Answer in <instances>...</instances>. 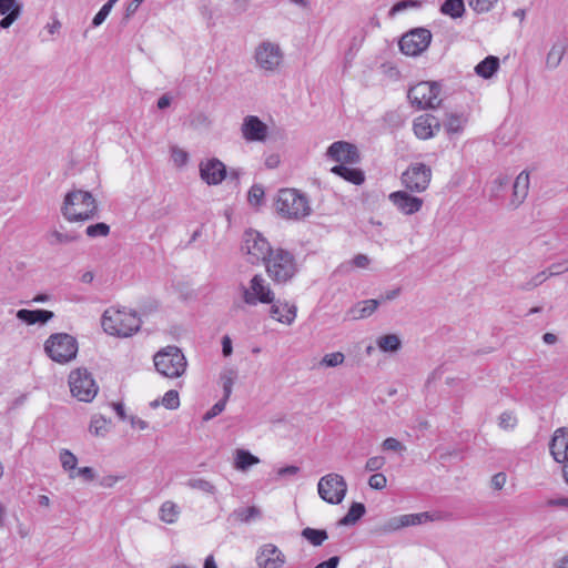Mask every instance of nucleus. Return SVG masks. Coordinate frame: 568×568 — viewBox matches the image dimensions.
Wrapping results in <instances>:
<instances>
[{"instance_id": "nucleus-1", "label": "nucleus", "mask_w": 568, "mask_h": 568, "mask_svg": "<svg viewBox=\"0 0 568 568\" xmlns=\"http://www.w3.org/2000/svg\"><path fill=\"white\" fill-rule=\"evenodd\" d=\"M98 213L97 200L89 191L74 189L69 191L61 205L62 216L71 223L93 219Z\"/></svg>"}, {"instance_id": "nucleus-2", "label": "nucleus", "mask_w": 568, "mask_h": 568, "mask_svg": "<svg viewBox=\"0 0 568 568\" xmlns=\"http://www.w3.org/2000/svg\"><path fill=\"white\" fill-rule=\"evenodd\" d=\"M141 320L133 311L109 308L102 315V327L105 333L129 337L140 329Z\"/></svg>"}, {"instance_id": "nucleus-3", "label": "nucleus", "mask_w": 568, "mask_h": 568, "mask_svg": "<svg viewBox=\"0 0 568 568\" xmlns=\"http://www.w3.org/2000/svg\"><path fill=\"white\" fill-rule=\"evenodd\" d=\"M276 211L286 220L300 221L312 212L308 199L295 189H282L276 199Z\"/></svg>"}, {"instance_id": "nucleus-4", "label": "nucleus", "mask_w": 568, "mask_h": 568, "mask_svg": "<svg viewBox=\"0 0 568 568\" xmlns=\"http://www.w3.org/2000/svg\"><path fill=\"white\" fill-rule=\"evenodd\" d=\"M264 264L267 275L276 283H286L297 271L295 257L283 248H274Z\"/></svg>"}, {"instance_id": "nucleus-5", "label": "nucleus", "mask_w": 568, "mask_h": 568, "mask_svg": "<svg viewBox=\"0 0 568 568\" xmlns=\"http://www.w3.org/2000/svg\"><path fill=\"white\" fill-rule=\"evenodd\" d=\"M156 371L169 378H178L186 371V358L176 346H166L153 357Z\"/></svg>"}, {"instance_id": "nucleus-6", "label": "nucleus", "mask_w": 568, "mask_h": 568, "mask_svg": "<svg viewBox=\"0 0 568 568\" xmlns=\"http://www.w3.org/2000/svg\"><path fill=\"white\" fill-rule=\"evenodd\" d=\"M44 352L53 362L65 364L75 358L78 342L67 333H55L45 341Z\"/></svg>"}, {"instance_id": "nucleus-7", "label": "nucleus", "mask_w": 568, "mask_h": 568, "mask_svg": "<svg viewBox=\"0 0 568 568\" xmlns=\"http://www.w3.org/2000/svg\"><path fill=\"white\" fill-rule=\"evenodd\" d=\"M268 241L257 231L247 230L243 235L242 252L251 264L265 262L273 252Z\"/></svg>"}, {"instance_id": "nucleus-8", "label": "nucleus", "mask_w": 568, "mask_h": 568, "mask_svg": "<svg viewBox=\"0 0 568 568\" xmlns=\"http://www.w3.org/2000/svg\"><path fill=\"white\" fill-rule=\"evenodd\" d=\"M283 51L278 43L264 40L254 50L256 67L265 73L275 72L283 62Z\"/></svg>"}, {"instance_id": "nucleus-9", "label": "nucleus", "mask_w": 568, "mask_h": 568, "mask_svg": "<svg viewBox=\"0 0 568 568\" xmlns=\"http://www.w3.org/2000/svg\"><path fill=\"white\" fill-rule=\"evenodd\" d=\"M71 394L81 402H92L98 394V385L85 368L73 369L69 375Z\"/></svg>"}, {"instance_id": "nucleus-10", "label": "nucleus", "mask_w": 568, "mask_h": 568, "mask_svg": "<svg viewBox=\"0 0 568 568\" xmlns=\"http://www.w3.org/2000/svg\"><path fill=\"white\" fill-rule=\"evenodd\" d=\"M320 497L332 505L341 504L347 493V484L343 476L331 473L323 476L317 484Z\"/></svg>"}, {"instance_id": "nucleus-11", "label": "nucleus", "mask_w": 568, "mask_h": 568, "mask_svg": "<svg viewBox=\"0 0 568 568\" xmlns=\"http://www.w3.org/2000/svg\"><path fill=\"white\" fill-rule=\"evenodd\" d=\"M432 180V169L424 163H412L400 176L402 185L410 193L425 192Z\"/></svg>"}, {"instance_id": "nucleus-12", "label": "nucleus", "mask_w": 568, "mask_h": 568, "mask_svg": "<svg viewBox=\"0 0 568 568\" xmlns=\"http://www.w3.org/2000/svg\"><path fill=\"white\" fill-rule=\"evenodd\" d=\"M439 92L438 83L424 81L409 89L408 99L419 109H435L440 104Z\"/></svg>"}, {"instance_id": "nucleus-13", "label": "nucleus", "mask_w": 568, "mask_h": 568, "mask_svg": "<svg viewBox=\"0 0 568 568\" xmlns=\"http://www.w3.org/2000/svg\"><path fill=\"white\" fill-rule=\"evenodd\" d=\"M432 520L433 516L427 511L418 514L398 515L390 517L383 521L382 524H379L376 527L375 531L378 532L379 535H388L396 532L403 528L418 526Z\"/></svg>"}, {"instance_id": "nucleus-14", "label": "nucleus", "mask_w": 568, "mask_h": 568, "mask_svg": "<svg viewBox=\"0 0 568 568\" xmlns=\"http://www.w3.org/2000/svg\"><path fill=\"white\" fill-rule=\"evenodd\" d=\"M243 301L247 305H256L257 303L270 304L274 300V293L270 284L261 275H254L247 287H243Z\"/></svg>"}, {"instance_id": "nucleus-15", "label": "nucleus", "mask_w": 568, "mask_h": 568, "mask_svg": "<svg viewBox=\"0 0 568 568\" xmlns=\"http://www.w3.org/2000/svg\"><path fill=\"white\" fill-rule=\"evenodd\" d=\"M432 33L425 28H417L405 33L400 41V51L410 57L419 55L430 44Z\"/></svg>"}, {"instance_id": "nucleus-16", "label": "nucleus", "mask_w": 568, "mask_h": 568, "mask_svg": "<svg viewBox=\"0 0 568 568\" xmlns=\"http://www.w3.org/2000/svg\"><path fill=\"white\" fill-rule=\"evenodd\" d=\"M389 201L403 214L412 215L420 211L424 201L418 196H414L409 191H396L389 194Z\"/></svg>"}, {"instance_id": "nucleus-17", "label": "nucleus", "mask_w": 568, "mask_h": 568, "mask_svg": "<svg viewBox=\"0 0 568 568\" xmlns=\"http://www.w3.org/2000/svg\"><path fill=\"white\" fill-rule=\"evenodd\" d=\"M200 176L209 185H217L226 176V166L215 158L202 161L200 163Z\"/></svg>"}, {"instance_id": "nucleus-18", "label": "nucleus", "mask_w": 568, "mask_h": 568, "mask_svg": "<svg viewBox=\"0 0 568 568\" xmlns=\"http://www.w3.org/2000/svg\"><path fill=\"white\" fill-rule=\"evenodd\" d=\"M327 156L341 163H357L359 160L357 148L345 141H337L329 145Z\"/></svg>"}, {"instance_id": "nucleus-19", "label": "nucleus", "mask_w": 568, "mask_h": 568, "mask_svg": "<svg viewBox=\"0 0 568 568\" xmlns=\"http://www.w3.org/2000/svg\"><path fill=\"white\" fill-rule=\"evenodd\" d=\"M256 562L260 568H281L285 564V556L275 545L265 544L260 548Z\"/></svg>"}, {"instance_id": "nucleus-20", "label": "nucleus", "mask_w": 568, "mask_h": 568, "mask_svg": "<svg viewBox=\"0 0 568 568\" xmlns=\"http://www.w3.org/2000/svg\"><path fill=\"white\" fill-rule=\"evenodd\" d=\"M549 449L557 463L564 464L568 462V428L560 427L555 430Z\"/></svg>"}, {"instance_id": "nucleus-21", "label": "nucleus", "mask_w": 568, "mask_h": 568, "mask_svg": "<svg viewBox=\"0 0 568 568\" xmlns=\"http://www.w3.org/2000/svg\"><path fill=\"white\" fill-rule=\"evenodd\" d=\"M440 129L439 120L432 114H422L414 120L413 130L418 139L433 138Z\"/></svg>"}, {"instance_id": "nucleus-22", "label": "nucleus", "mask_w": 568, "mask_h": 568, "mask_svg": "<svg viewBox=\"0 0 568 568\" xmlns=\"http://www.w3.org/2000/svg\"><path fill=\"white\" fill-rule=\"evenodd\" d=\"M268 129L255 115H247L242 124V135L246 141H264L267 136Z\"/></svg>"}, {"instance_id": "nucleus-23", "label": "nucleus", "mask_w": 568, "mask_h": 568, "mask_svg": "<svg viewBox=\"0 0 568 568\" xmlns=\"http://www.w3.org/2000/svg\"><path fill=\"white\" fill-rule=\"evenodd\" d=\"M23 3L20 0H0V29H9L22 14Z\"/></svg>"}, {"instance_id": "nucleus-24", "label": "nucleus", "mask_w": 568, "mask_h": 568, "mask_svg": "<svg viewBox=\"0 0 568 568\" xmlns=\"http://www.w3.org/2000/svg\"><path fill=\"white\" fill-rule=\"evenodd\" d=\"M297 308L294 304L287 302L276 301L272 302L270 315L278 323L291 325L296 318Z\"/></svg>"}, {"instance_id": "nucleus-25", "label": "nucleus", "mask_w": 568, "mask_h": 568, "mask_svg": "<svg viewBox=\"0 0 568 568\" xmlns=\"http://www.w3.org/2000/svg\"><path fill=\"white\" fill-rule=\"evenodd\" d=\"M529 184V173L527 171H521L513 184V194L509 202L513 209H517L520 204L524 203L528 195Z\"/></svg>"}, {"instance_id": "nucleus-26", "label": "nucleus", "mask_w": 568, "mask_h": 568, "mask_svg": "<svg viewBox=\"0 0 568 568\" xmlns=\"http://www.w3.org/2000/svg\"><path fill=\"white\" fill-rule=\"evenodd\" d=\"M379 300H365L353 305L345 314V318L349 321H358L369 317L379 306Z\"/></svg>"}, {"instance_id": "nucleus-27", "label": "nucleus", "mask_w": 568, "mask_h": 568, "mask_svg": "<svg viewBox=\"0 0 568 568\" xmlns=\"http://www.w3.org/2000/svg\"><path fill=\"white\" fill-rule=\"evenodd\" d=\"M53 316H54L53 312L47 311V310L31 311V310L22 308L17 312V317L20 321L27 323L28 325H33L37 323L44 324L48 321H50L51 318H53Z\"/></svg>"}, {"instance_id": "nucleus-28", "label": "nucleus", "mask_w": 568, "mask_h": 568, "mask_svg": "<svg viewBox=\"0 0 568 568\" xmlns=\"http://www.w3.org/2000/svg\"><path fill=\"white\" fill-rule=\"evenodd\" d=\"M566 51L567 45L564 42H555L546 55V68L549 70L557 69L560 65Z\"/></svg>"}, {"instance_id": "nucleus-29", "label": "nucleus", "mask_w": 568, "mask_h": 568, "mask_svg": "<svg viewBox=\"0 0 568 568\" xmlns=\"http://www.w3.org/2000/svg\"><path fill=\"white\" fill-rule=\"evenodd\" d=\"M334 174L343 178L344 180L355 184L359 185L364 182V173L363 171L354 168H348L344 164L335 165L331 170Z\"/></svg>"}, {"instance_id": "nucleus-30", "label": "nucleus", "mask_w": 568, "mask_h": 568, "mask_svg": "<svg viewBox=\"0 0 568 568\" xmlns=\"http://www.w3.org/2000/svg\"><path fill=\"white\" fill-rule=\"evenodd\" d=\"M498 69L499 59L495 55H488L475 67V72L477 75L484 79H489L497 72Z\"/></svg>"}, {"instance_id": "nucleus-31", "label": "nucleus", "mask_w": 568, "mask_h": 568, "mask_svg": "<svg viewBox=\"0 0 568 568\" xmlns=\"http://www.w3.org/2000/svg\"><path fill=\"white\" fill-rule=\"evenodd\" d=\"M376 345L384 353H396L402 347V341L396 334H386L376 339Z\"/></svg>"}, {"instance_id": "nucleus-32", "label": "nucleus", "mask_w": 568, "mask_h": 568, "mask_svg": "<svg viewBox=\"0 0 568 568\" xmlns=\"http://www.w3.org/2000/svg\"><path fill=\"white\" fill-rule=\"evenodd\" d=\"M366 508L362 503H353L347 514L337 521V526L355 525L365 514Z\"/></svg>"}, {"instance_id": "nucleus-33", "label": "nucleus", "mask_w": 568, "mask_h": 568, "mask_svg": "<svg viewBox=\"0 0 568 568\" xmlns=\"http://www.w3.org/2000/svg\"><path fill=\"white\" fill-rule=\"evenodd\" d=\"M180 513V507L175 503L166 500L160 507L159 517L166 524H174L178 521Z\"/></svg>"}, {"instance_id": "nucleus-34", "label": "nucleus", "mask_w": 568, "mask_h": 568, "mask_svg": "<svg viewBox=\"0 0 568 568\" xmlns=\"http://www.w3.org/2000/svg\"><path fill=\"white\" fill-rule=\"evenodd\" d=\"M258 463H260V459L256 456L252 455L248 450L236 449L234 467L237 470L245 471L251 466L256 465Z\"/></svg>"}, {"instance_id": "nucleus-35", "label": "nucleus", "mask_w": 568, "mask_h": 568, "mask_svg": "<svg viewBox=\"0 0 568 568\" xmlns=\"http://www.w3.org/2000/svg\"><path fill=\"white\" fill-rule=\"evenodd\" d=\"M232 517L235 520L248 524L253 520L261 518V510L255 506L246 507V508H237L232 513Z\"/></svg>"}, {"instance_id": "nucleus-36", "label": "nucleus", "mask_w": 568, "mask_h": 568, "mask_svg": "<svg viewBox=\"0 0 568 568\" xmlns=\"http://www.w3.org/2000/svg\"><path fill=\"white\" fill-rule=\"evenodd\" d=\"M79 235L73 232H63L61 230H52L48 234V241L51 245L69 244L79 240Z\"/></svg>"}, {"instance_id": "nucleus-37", "label": "nucleus", "mask_w": 568, "mask_h": 568, "mask_svg": "<svg viewBox=\"0 0 568 568\" xmlns=\"http://www.w3.org/2000/svg\"><path fill=\"white\" fill-rule=\"evenodd\" d=\"M301 536L311 545L318 547L328 538L326 530L306 527L302 530Z\"/></svg>"}, {"instance_id": "nucleus-38", "label": "nucleus", "mask_w": 568, "mask_h": 568, "mask_svg": "<svg viewBox=\"0 0 568 568\" xmlns=\"http://www.w3.org/2000/svg\"><path fill=\"white\" fill-rule=\"evenodd\" d=\"M440 11L453 19L460 18L465 11L464 0H445Z\"/></svg>"}, {"instance_id": "nucleus-39", "label": "nucleus", "mask_w": 568, "mask_h": 568, "mask_svg": "<svg viewBox=\"0 0 568 568\" xmlns=\"http://www.w3.org/2000/svg\"><path fill=\"white\" fill-rule=\"evenodd\" d=\"M465 123L466 118L464 115L452 113L447 116L444 126L449 134L459 133L463 130Z\"/></svg>"}, {"instance_id": "nucleus-40", "label": "nucleus", "mask_w": 568, "mask_h": 568, "mask_svg": "<svg viewBox=\"0 0 568 568\" xmlns=\"http://www.w3.org/2000/svg\"><path fill=\"white\" fill-rule=\"evenodd\" d=\"M187 487L196 490H201L205 494H214L215 493V486L203 478H191L186 483Z\"/></svg>"}, {"instance_id": "nucleus-41", "label": "nucleus", "mask_w": 568, "mask_h": 568, "mask_svg": "<svg viewBox=\"0 0 568 568\" xmlns=\"http://www.w3.org/2000/svg\"><path fill=\"white\" fill-rule=\"evenodd\" d=\"M235 377H236V373L233 369H225L221 374V382H222V387H223V392H224L223 397L226 399H229L231 396Z\"/></svg>"}, {"instance_id": "nucleus-42", "label": "nucleus", "mask_w": 568, "mask_h": 568, "mask_svg": "<svg viewBox=\"0 0 568 568\" xmlns=\"http://www.w3.org/2000/svg\"><path fill=\"white\" fill-rule=\"evenodd\" d=\"M109 233H110V226L103 222L89 225L85 229V234L89 237H105L109 235Z\"/></svg>"}, {"instance_id": "nucleus-43", "label": "nucleus", "mask_w": 568, "mask_h": 568, "mask_svg": "<svg viewBox=\"0 0 568 568\" xmlns=\"http://www.w3.org/2000/svg\"><path fill=\"white\" fill-rule=\"evenodd\" d=\"M264 194L265 193L263 186L254 184L248 191L247 201L253 206H260L263 203Z\"/></svg>"}, {"instance_id": "nucleus-44", "label": "nucleus", "mask_w": 568, "mask_h": 568, "mask_svg": "<svg viewBox=\"0 0 568 568\" xmlns=\"http://www.w3.org/2000/svg\"><path fill=\"white\" fill-rule=\"evenodd\" d=\"M345 356L342 352L329 353L323 356L320 365L325 367H336L344 363Z\"/></svg>"}, {"instance_id": "nucleus-45", "label": "nucleus", "mask_w": 568, "mask_h": 568, "mask_svg": "<svg viewBox=\"0 0 568 568\" xmlns=\"http://www.w3.org/2000/svg\"><path fill=\"white\" fill-rule=\"evenodd\" d=\"M161 404L168 409H176L180 406L179 393L175 389L168 390L162 399Z\"/></svg>"}, {"instance_id": "nucleus-46", "label": "nucleus", "mask_w": 568, "mask_h": 568, "mask_svg": "<svg viewBox=\"0 0 568 568\" xmlns=\"http://www.w3.org/2000/svg\"><path fill=\"white\" fill-rule=\"evenodd\" d=\"M118 0H109L105 4L102 6V8L99 10V12L94 16L92 20L93 27H99L104 22L106 17L109 16L111 9L116 3Z\"/></svg>"}, {"instance_id": "nucleus-47", "label": "nucleus", "mask_w": 568, "mask_h": 568, "mask_svg": "<svg viewBox=\"0 0 568 568\" xmlns=\"http://www.w3.org/2000/svg\"><path fill=\"white\" fill-rule=\"evenodd\" d=\"M171 158L178 168H182L189 162V153L179 146H173L171 149Z\"/></svg>"}, {"instance_id": "nucleus-48", "label": "nucleus", "mask_w": 568, "mask_h": 568, "mask_svg": "<svg viewBox=\"0 0 568 568\" xmlns=\"http://www.w3.org/2000/svg\"><path fill=\"white\" fill-rule=\"evenodd\" d=\"M497 0H468L469 7L477 13L490 11Z\"/></svg>"}, {"instance_id": "nucleus-49", "label": "nucleus", "mask_w": 568, "mask_h": 568, "mask_svg": "<svg viewBox=\"0 0 568 568\" xmlns=\"http://www.w3.org/2000/svg\"><path fill=\"white\" fill-rule=\"evenodd\" d=\"M498 425L504 430H511L517 425V418L513 413L504 412L498 418Z\"/></svg>"}, {"instance_id": "nucleus-50", "label": "nucleus", "mask_w": 568, "mask_h": 568, "mask_svg": "<svg viewBox=\"0 0 568 568\" xmlns=\"http://www.w3.org/2000/svg\"><path fill=\"white\" fill-rule=\"evenodd\" d=\"M60 462H61L62 467L65 470H73L78 464V459H77L75 455H73L68 449H62L60 452Z\"/></svg>"}, {"instance_id": "nucleus-51", "label": "nucleus", "mask_w": 568, "mask_h": 568, "mask_svg": "<svg viewBox=\"0 0 568 568\" xmlns=\"http://www.w3.org/2000/svg\"><path fill=\"white\" fill-rule=\"evenodd\" d=\"M90 433L94 434L95 436H104L108 428H106V420L103 417H93L90 423Z\"/></svg>"}, {"instance_id": "nucleus-52", "label": "nucleus", "mask_w": 568, "mask_h": 568, "mask_svg": "<svg viewBox=\"0 0 568 568\" xmlns=\"http://www.w3.org/2000/svg\"><path fill=\"white\" fill-rule=\"evenodd\" d=\"M387 478L381 473L373 474L368 478V486L376 490H382L386 487Z\"/></svg>"}, {"instance_id": "nucleus-53", "label": "nucleus", "mask_w": 568, "mask_h": 568, "mask_svg": "<svg viewBox=\"0 0 568 568\" xmlns=\"http://www.w3.org/2000/svg\"><path fill=\"white\" fill-rule=\"evenodd\" d=\"M226 402L227 399L226 398H222L220 399L217 403H215L204 415L203 419L204 420H210L212 418H214L215 416L220 415L224 409H225V405H226Z\"/></svg>"}, {"instance_id": "nucleus-54", "label": "nucleus", "mask_w": 568, "mask_h": 568, "mask_svg": "<svg viewBox=\"0 0 568 568\" xmlns=\"http://www.w3.org/2000/svg\"><path fill=\"white\" fill-rule=\"evenodd\" d=\"M386 460L383 456H374L367 459L365 469L367 471H377L385 465Z\"/></svg>"}, {"instance_id": "nucleus-55", "label": "nucleus", "mask_w": 568, "mask_h": 568, "mask_svg": "<svg viewBox=\"0 0 568 568\" xmlns=\"http://www.w3.org/2000/svg\"><path fill=\"white\" fill-rule=\"evenodd\" d=\"M418 7V2L415 1V0H404V1H399L397 2L396 4H394L389 11V14L390 16H394L398 12H402L408 8H416Z\"/></svg>"}, {"instance_id": "nucleus-56", "label": "nucleus", "mask_w": 568, "mask_h": 568, "mask_svg": "<svg viewBox=\"0 0 568 568\" xmlns=\"http://www.w3.org/2000/svg\"><path fill=\"white\" fill-rule=\"evenodd\" d=\"M382 447L384 450H394V452H404L406 449L405 446L399 440H397L396 438H393V437L386 438L383 442Z\"/></svg>"}, {"instance_id": "nucleus-57", "label": "nucleus", "mask_w": 568, "mask_h": 568, "mask_svg": "<svg viewBox=\"0 0 568 568\" xmlns=\"http://www.w3.org/2000/svg\"><path fill=\"white\" fill-rule=\"evenodd\" d=\"M549 277L547 271H541L538 274H536L529 282H527L524 286L525 290H531L540 285L542 282H545Z\"/></svg>"}, {"instance_id": "nucleus-58", "label": "nucleus", "mask_w": 568, "mask_h": 568, "mask_svg": "<svg viewBox=\"0 0 568 568\" xmlns=\"http://www.w3.org/2000/svg\"><path fill=\"white\" fill-rule=\"evenodd\" d=\"M507 481V476L505 473H497L491 477L490 486L495 490H500L505 486Z\"/></svg>"}, {"instance_id": "nucleus-59", "label": "nucleus", "mask_w": 568, "mask_h": 568, "mask_svg": "<svg viewBox=\"0 0 568 568\" xmlns=\"http://www.w3.org/2000/svg\"><path fill=\"white\" fill-rule=\"evenodd\" d=\"M124 479V476L122 475H108V476H104L102 479H101V486L103 487H106V488H111L113 487L118 481Z\"/></svg>"}, {"instance_id": "nucleus-60", "label": "nucleus", "mask_w": 568, "mask_h": 568, "mask_svg": "<svg viewBox=\"0 0 568 568\" xmlns=\"http://www.w3.org/2000/svg\"><path fill=\"white\" fill-rule=\"evenodd\" d=\"M369 257L365 254H357L354 256L352 263L359 268H366L369 265Z\"/></svg>"}, {"instance_id": "nucleus-61", "label": "nucleus", "mask_w": 568, "mask_h": 568, "mask_svg": "<svg viewBox=\"0 0 568 568\" xmlns=\"http://www.w3.org/2000/svg\"><path fill=\"white\" fill-rule=\"evenodd\" d=\"M78 475L87 481H92L95 478V473L91 467H81L78 469Z\"/></svg>"}, {"instance_id": "nucleus-62", "label": "nucleus", "mask_w": 568, "mask_h": 568, "mask_svg": "<svg viewBox=\"0 0 568 568\" xmlns=\"http://www.w3.org/2000/svg\"><path fill=\"white\" fill-rule=\"evenodd\" d=\"M129 420L133 428L145 430L149 427V423L138 416H130Z\"/></svg>"}, {"instance_id": "nucleus-63", "label": "nucleus", "mask_w": 568, "mask_h": 568, "mask_svg": "<svg viewBox=\"0 0 568 568\" xmlns=\"http://www.w3.org/2000/svg\"><path fill=\"white\" fill-rule=\"evenodd\" d=\"M568 271V263H562V264H554L551 265L547 273L549 276H552V275H558V274H561L564 272Z\"/></svg>"}, {"instance_id": "nucleus-64", "label": "nucleus", "mask_w": 568, "mask_h": 568, "mask_svg": "<svg viewBox=\"0 0 568 568\" xmlns=\"http://www.w3.org/2000/svg\"><path fill=\"white\" fill-rule=\"evenodd\" d=\"M339 558L337 556L331 557L328 560L320 562L314 568H337Z\"/></svg>"}]
</instances>
